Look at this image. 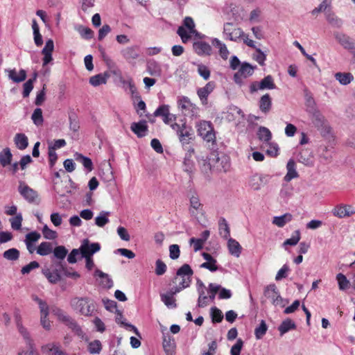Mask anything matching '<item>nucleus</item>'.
<instances>
[{
  "label": "nucleus",
  "instance_id": "41",
  "mask_svg": "<svg viewBox=\"0 0 355 355\" xmlns=\"http://www.w3.org/2000/svg\"><path fill=\"white\" fill-rule=\"evenodd\" d=\"M12 159V153L9 148H6L0 153V163L3 166L10 164Z\"/></svg>",
  "mask_w": 355,
  "mask_h": 355
},
{
  "label": "nucleus",
  "instance_id": "33",
  "mask_svg": "<svg viewBox=\"0 0 355 355\" xmlns=\"http://www.w3.org/2000/svg\"><path fill=\"white\" fill-rule=\"evenodd\" d=\"M42 273L51 284H56L61 279L57 270L51 271L49 268H44L42 270Z\"/></svg>",
  "mask_w": 355,
  "mask_h": 355
},
{
  "label": "nucleus",
  "instance_id": "11",
  "mask_svg": "<svg viewBox=\"0 0 355 355\" xmlns=\"http://www.w3.org/2000/svg\"><path fill=\"white\" fill-rule=\"evenodd\" d=\"M18 191L28 202H37V200H38L37 192L29 187L24 182H19Z\"/></svg>",
  "mask_w": 355,
  "mask_h": 355
},
{
  "label": "nucleus",
  "instance_id": "24",
  "mask_svg": "<svg viewBox=\"0 0 355 355\" xmlns=\"http://www.w3.org/2000/svg\"><path fill=\"white\" fill-rule=\"evenodd\" d=\"M203 258L207 261L206 262L202 263L200 265L201 268L208 269L211 272L216 271L218 270V267L216 266V260L214 259L211 254L207 252L202 253Z\"/></svg>",
  "mask_w": 355,
  "mask_h": 355
},
{
  "label": "nucleus",
  "instance_id": "15",
  "mask_svg": "<svg viewBox=\"0 0 355 355\" xmlns=\"http://www.w3.org/2000/svg\"><path fill=\"white\" fill-rule=\"evenodd\" d=\"M189 202L190 214L193 216H197V215L202 211V205L200 203L199 197L196 192L191 194L189 197Z\"/></svg>",
  "mask_w": 355,
  "mask_h": 355
},
{
  "label": "nucleus",
  "instance_id": "54",
  "mask_svg": "<svg viewBox=\"0 0 355 355\" xmlns=\"http://www.w3.org/2000/svg\"><path fill=\"white\" fill-rule=\"evenodd\" d=\"M179 139L182 144H189L191 139V133L189 131L186 130V127L183 128L178 133Z\"/></svg>",
  "mask_w": 355,
  "mask_h": 355
},
{
  "label": "nucleus",
  "instance_id": "38",
  "mask_svg": "<svg viewBox=\"0 0 355 355\" xmlns=\"http://www.w3.org/2000/svg\"><path fill=\"white\" fill-rule=\"evenodd\" d=\"M110 216L109 211H102L100 212L99 215L95 218V224L99 227H104L106 224L109 223L108 216Z\"/></svg>",
  "mask_w": 355,
  "mask_h": 355
},
{
  "label": "nucleus",
  "instance_id": "44",
  "mask_svg": "<svg viewBox=\"0 0 355 355\" xmlns=\"http://www.w3.org/2000/svg\"><path fill=\"white\" fill-rule=\"evenodd\" d=\"M254 68L255 67H252L251 64L245 62L241 64L239 72L243 76L244 78H246L248 76L252 75Z\"/></svg>",
  "mask_w": 355,
  "mask_h": 355
},
{
  "label": "nucleus",
  "instance_id": "23",
  "mask_svg": "<svg viewBox=\"0 0 355 355\" xmlns=\"http://www.w3.org/2000/svg\"><path fill=\"white\" fill-rule=\"evenodd\" d=\"M131 130L139 137H144L148 131V126L146 121H141L137 123H132L130 126Z\"/></svg>",
  "mask_w": 355,
  "mask_h": 355
},
{
  "label": "nucleus",
  "instance_id": "12",
  "mask_svg": "<svg viewBox=\"0 0 355 355\" xmlns=\"http://www.w3.org/2000/svg\"><path fill=\"white\" fill-rule=\"evenodd\" d=\"M101 245L98 243H91L88 239H84L80 246L82 257H92L93 254L98 252Z\"/></svg>",
  "mask_w": 355,
  "mask_h": 355
},
{
  "label": "nucleus",
  "instance_id": "25",
  "mask_svg": "<svg viewBox=\"0 0 355 355\" xmlns=\"http://www.w3.org/2000/svg\"><path fill=\"white\" fill-rule=\"evenodd\" d=\"M286 169L287 173L284 178L286 182H290L293 179L298 177V173L295 168V162L293 159H289L286 164Z\"/></svg>",
  "mask_w": 355,
  "mask_h": 355
},
{
  "label": "nucleus",
  "instance_id": "26",
  "mask_svg": "<svg viewBox=\"0 0 355 355\" xmlns=\"http://www.w3.org/2000/svg\"><path fill=\"white\" fill-rule=\"evenodd\" d=\"M257 137L264 144H269L272 139V133L268 128L260 126L257 131Z\"/></svg>",
  "mask_w": 355,
  "mask_h": 355
},
{
  "label": "nucleus",
  "instance_id": "46",
  "mask_svg": "<svg viewBox=\"0 0 355 355\" xmlns=\"http://www.w3.org/2000/svg\"><path fill=\"white\" fill-rule=\"evenodd\" d=\"M148 72L151 76H159L162 73L160 66L156 62H150L147 65Z\"/></svg>",
  "mask_w": 355,
  "mask_h": 355
},
{
  "label": "nucleus",
  "instance_id": "13",
  "mask_svg": "<svg viewBox=\"0 0 355 355\" xmlns=\"http://www.w3.org/2000/svg\"><path fill=\"white\" fill-rule=\"evenodd\" d=\"M334 216L343 218L349 217L355 214V208L351 205H337L332 211Z\"/></svg>",
  "mask_w": 355,
  "mask_h": 355
},
{
  "label": "nucleus",
  "instance_id": "17",
  "mask_svg": "<svg viewBox=\"0 0 355 355\" xmlns=\"http://www.w3.org/2000/svg\"><path fill=\"white\" fill-rule=\"evenodd\" d=\"M193 48L194 51L198 55H209L211 53V46L209 44L202 42V41H198L195 42L193 44Z\"/></svg>",
  "mask_w": 355,
  "mask_h": 355
},
{
  "label": "nucleus",
  "instance_id": "60",
  "mask_svg": "<svg viewBox=\"0 0 355 355\" xmlns=\"http://www.w3.org/2000/svg\"><path fill=\"white\" fill-rule=\"evenodd\" d=\"M265 145L268 147L266 150V153L268 155L275 157L278 155L279 147L276 143H273L269 141V144H265Z\"/></svg>",
  "mask_w": 355,
  "mask_h": 355
},
{
  "label": "nucleus",
  "instance_id": "58",
  "mask_svg": "<svg viewBox=\"0 0 355 355\" xmlns=\"http://www.w3.org/2000/svg\"><path fill=\"white\" fill-rule=\"evenodd\" d=\"M211 316L213 322H220L223 318L222 311L216 307L211 309Z\"/></svg>",
  "mask_w": 355,
  "mask_h": 355
},
{
  "label": "nucleus",
  "instance_id": "29",
  "mask_svg": "<svg viewBox=\"0 0 355 355\" xmlns=\"http://www.w3.org/2000/svg\"><path fill=\"white\" fill-rule=\"evenodd\" d=\"M334 77L342 85H347L354 80V76L351 73L338 72Z\"/></svg>",
  "mask_w": 355,
  "mask_h": 355
},
{
  "label": "nucleus",
  "instance_id": "53",
  "mask_svg": "<svg viewBox=\"0 0 355 355\" xmlns=\"http://www.w3.org/2000/svg\"><path fill=\"white\" fill-rule=\"evenodd\" d=\"M31 119L36 125H40L43 123L42 110L40 108H36L31 116Z\"/></svg>",
  "mask_w": 355,
  "mask_h": 355
},
{
  "label": "nucleus",
  "instance_id": "50",
  "mask_svg": "<svg viewBox=\"0 0 355 355\" xmlns=\"http://www.w3.org/2000/svg\"><path fill=\"white\" fill-rule=\"evenodd\" d=\"M54 257L58 259H64L68 253V250L63 245L57 246L53 250Z\"/></svg>",
  "mask_w": 355,
  "mask_h": 355
},
{
  "label": "nucleus",
  "instance_id": "22",
  "mask_svg": "<svg viewBox=\"0 0 355 355\" xmlns=\"http://www.w3.org/2000/svg\"><path fill=\"white\" fill-rule=\"evenodd\" d=\"M42 350L47 355H67L58 343H49L42 347Z\"/></svg>",
  "mask_w": 355,
  "mask_h": 355
},
{
  "label": "nucleus",
  "instance_id": "18",
  "mask_svg": "<svg viewBox=\"0 0 355 355\" xmlns=\"http://www.w3.org/2000/svg\"><path fill=\"white\" fill-rule=\"evenodd\" d=\"M178 293H175V289L172 288L169 291L160 294L162 302L169 309L175 308L177 304L174 295Z\"/></svg>",
  "mask_w": 355,
  "mask_h": 355
},
{
  "label": "nucleus",
  "instance_id": "31",
  "mask_svg": "<svg viewBox=\"0 0 355 355\" xmlns=\"http://www.w3.org/2000/svg\"><path fill=\"white\" fill-rule=\"evenodd\" d=\"M163 347L166 355H174L175 343L171 337H164L163 340Z\"/></svg>",
  "mask_w": 355,
  "mask_h": 355
},
{
  "label": "nucleus",
  "instance_id": "27",
  "mask_svg": "<svg viewBox=\"0 0 355 355\" xmlns=\"http://www.w3.org/2000/svg\"><path fill=\"white\" fill-rule=\"evenodd\" d=\"M227 247L230 253L236 257H239L241 252V246L238 241L235 239L230 238L227 241Z\"/></svg>",
  "mask_w": 355,
  "mask_h": 355
},
{
  "label": "nucleus",
  "instance_id": "48",
  "mask_svg": "<svg viewBox=\"0 0 355 355\" xmlns=\"http://www.w3.org/2000/svg\"><path fill=\"white\" fill-rule=\"evenodd\" d=\"M267 324L264 320H261L259 327L254 329V335L257 339H261L266 333Z\"/></svg>",
  "mask_w": 355,
  "mask_h": 355
},
{
  "label": "nucleus",
  "instance_id": "40",
  "mask_svg": "<svg viewBox=\"0 0 355 355\" xmlns=\"http://www.w3.org/2000/svg\"><path fill=\"white\" fill-rule=\"evenodd\" d=\"M96 275L98 276L100 278L102 279L101 284L107 288H110L113 285L112 280L109 277L108 275L106 273H104L103 272L96 270L95 271Z\"/></svg>",
  "mask_w": 355,
  "mask_h": 355
},
{
  "label": "nucleus",
  "instance_id": "51",
  "mask_svg": "<svg viewBox=\"0 0 355 355\" xmlns=\"http://www.w3.org/2000/svg\"><path fill=\"white\" fill-rule=\"evenodd\" d=\"M69 121L70 130L74 132H78L80 128V124L76 114H70L69 116Z\"/></svg>",
  "mask_w": 355,
  "mask_h": 355
},
{
  "label": "nucleus",
  "instance_id": "57",
  "mask_svg": "<svg viewBox=\"0 0 355 355\" xmlns=\"http://www.w3.org/2000/svg\"><path fill=\"white\" fill-rule=\"evenodd\" d=\"M101 343L99 340H95L88 345V351L91 354H99L101 351Z\"/></svg>",
  "mask_w": 355,
  "mask_h": 355
},
{
  "label": "nucleus",
  "instance_id": "30",
  "mask_svg": "<svg viewBox=\"0 0 355 355\" xmlns=\"http://www.w3.org/2000/svg\"><path fill=\"white\" fill-rule=\"evenodd\" d=\"M272 101L270 95L266 94L259 100V109L263 113H268L271 108Z\"/></svg>",
  "mask_w": 355,
  "mask_h": 355
},
{
  "label": "nucleus",
  "instance_id": "56",
  "mask_svg": "<svg viewBox=\"0 0 355 355\" xmlns=\"http://www.w3.org/2000/svg\"><path fill=\"white\" fill-rule=\"evenodd\" d=\"M188 155L185 157L184 161V171L187 172H191L193 166V161L190 159V157L194 153V149H189L188 150Z\"/></svg>",
  "mask_w": 355,
  "mask_h": 355
},
{
  "label": "nucleus",
  "instance_id": "8",
  "mask_svg": "<svg viewBox=\"0 0 355 355\" xmlns=\"http://www.w3.org/2000/svg\"><path fill=\"white\" fill-rule=\"evenodd\" d=\"M198 135L206 141L214 143L216 135L211 123L209 121H201L196 125Z\"/></svg>",
  "mask_w": 355,
  "mask_h": 355
},
{
  "label": "nucleus",
  "instance_id": "42",
  "mask_svg": "<svg viewBox=\"0 0 355 355\" xmlns=\"http://www.w3.org/2000/svg\"><path fill=\"white\" fill-rule=\"evenodd\" d=\"M219 233L225 239H227L230 235V227L225 218H221L219 221Z\"/></svg>",
  "mask_w": 355,
  "mask_h": 355
},
{
  "label": "nucleus",
  "instance_id": "55",
  "mask_svg": "<svg viewBox=\"0 0 355 355\" xmlns=\"http://www.w3.org/2000/svg\"><path fill=\"white\" fill-rule=\"evenodd\" d=\"M255 49V53L253 54V58L261 66L264 65L265 60L266 59V54L259 48H254Z\"/></svg>",
  "mask_w": 355,
  "mask_h": 355
},
{
  "label": "nucleus",
  "instance_id": "4",
  "mask_svg": "<svg viewBox=\"0 0 355 355\" xmlns=\"http://www.w3.org/2000/svg\"><path fill=\"white\" fill-rule=\"evenodd\" d=\"M193 270L189 264H184L177 271L176 277L173 279L175 286L173 287L175 293H180L189 286L191 282Z\"/></svg>",
  "mask_w": 355,
  "mask_h": 355
},
{
  "label": "nucleus",
  "instance_id": "64",
  "mask_svg": "<svg viewBox=\"0 0 355 355\" xmlns=\"http://www.w3.org/2000/svg\"><path fill=\"white\" fill-rule=\"evenodd\" d=\"M170 113L169 105H162L159 106L154 112L155 116H162L164 118Z\"/></svg>",
  "mask_w": 355,
  "mask_h": 355
},
{
  "label": "nucleus",
  "instance_id": "37",
  "mask_svg": "<svg viewBox=\"0 0 355 355\" xmlns=\"http://www.w3.org/2000/svg\"><path fill=\"white\" fill-rule=\"evenodd\" d=\"M53 252V245L49 242L41 243L37 248V253L41 256H46Z\"/></svg>",
  "mask_w": 355,
  "mask_h": 355
},
{
  "label": "nucleus",
  "instance_id": "1",
  "mask_svg": "<svg viewBox=\"0 0 355 355\" xmlns=\"http://www.w3.org/2000/svg\"><path fill=\"white\" fill-rule=\"evenodd\" d=\"M223 33L227 40L234 42L243 41L248 46L255 48V42L250 39L241 28L236 26L233 23H225Z\"/></svg>",
  "mask_w": 355,
  "mask_h": 355
},
{
  "label": "nucleus",
  "instance_id": "3",
  "mask_svg": "<svg viewBox=\"0 0 355 355\" xmlns=\"http://www.w3.org/2000/svg\"><path fill=\"white\" fill-rule=\"evenodd\" d=\"M70 304L74 311L85 316H91L96 311L94 301L87 297H73L71 299Z\"/></svg>",
  "mask_w": 355,
  "mask_h": 355
},
{
  "label": "nucleus",
  "instance_id": "19",
  "mask_svg": "<svg viewBox=\"0 0 355 355\" xmlns=\"http://www.w3.org/2000/svg\"><path fill=\"white\" fill-rule=\"evenodd\" d=\"M54 49L53 41L51 39L46 41L44 47L42 50V53L44 55L43 58V65H46L52 60V52Z\"/></svg>",
  "mask_w": 355,
  "mask_h": 355
},
{
  "label": "nucleus",
  "instance_id": "43",
  "mask_svg": "<svg viewBox=\"0 0 355 355\" xmlns=\"http://www.w3.org/2000/svg\"><path fill=\"white\" fill-rule=\"evenodd\" d=\"M76 159L81 163L83 166L88 171H92L93 169V164L89 157H85L81 154L76 155Z\"/></svg>",
  "mask_w": 355,
  "mask_h": 355
},
{
  "label": "nucleus",
  "instance_id": "6",
  "mask_svg": "<svg viewBox=\"0 0 355 355\" xmlns=\"http://www.w3.org/2000/svg\"><path fill=\"white\" fill-rule=\"evenodd\" d=\"M178 107L184 116L196 117L198 115L199 108L190 99L186 96L179 97Z\"/></svg>",
  "mask_w": 355,
  "mask_h": 355
},
{
  "label": "nucleus",
  "instance_id": "28",
  "mask_svg": "<svg viewBox=\"0 0 355 355\" xmlns=\"http://www.w3.org/2000/svg\"><path fill=\"white\" fill-rule=\"evenodd\" d=\"M8 78L15 83H21L26 80V72L24 69H21L17 74L15 69H10L7 71Z\"/></svg>",
  "mask_w": 355,
  "mask_h": 355
},
{
  "label": "nucleus",
  "instance_id": "2",
  "mask_svg": "<svg viewBox=\"0 0 355 355\" xmlns=\"http://www.w3.org/2000/svg\"><path fill=\"white\" fill-rule=\"evenodd\" d=\"M230 166V162L226 156L222 155L220 157L218 153L213 152L208 158V160H202L201 168L205 173H207L211 170L226 172L229 169Z\"/></svg>",
  "mask_w": 355,
  "mask_h": 355
},
{
  "label": "nucleus",
  "instance_id": "32",
  "mask_svg": "<svg viewBox=\"0 0 355 355\" xmlns=\"http://www.w3.org/2000/svg\"><path fill=\"white\" fill-rule=\"evenodd\" d=\"M14 141L16 146L20 150H24L28 145V137L23 133L16 134Z\"/></svg>",
  "mask_w": 355,
  "mask_h": 355
},
{
  "label": "nucleus",
  "instance_id": "34",
  "mask_svg": "<svg viewBox=\"0 0 355 355\" xmlns=\"http://www.w3.org/2000/svg\"><path fill=\"white\" fill-rule=\"evenodd\" d=\"M108 77L109 76L105 73H99L92 76L89 78V83L94 87H97L102 84H105Z\"/></svg>",
  "mask_w": 355,
  "mask_h": 355
},
{
  "label": "nucleus",
  "instance_id": "7",
  "mask_svg": "<svg viewBox=\"0 0 355 355\" xmlns=\"http://www.w3.org/2000/svg\"><path fill=\"white\" fill-rule=\"evenodd\" d=\"M270 179L269 175L256 173L248 178V186L251 190L258 191L268 184Z\"/></svg>",
  "mask_w": 355,
  "mask_h": 355
},
{
  "label": "nucleus",
  "instance_id": "16",
  "mask_svg": "<svg viewBox=\"0 0 355 355\" xmlns=\"http://www.w3.org/2000/svg\"><path fill=\"white\" fill-rule=\"evenodd\" d=\"M336 40L346 50L350 51L352 46L355 44V40L349 36L342 33H336L334 35Z\"/></svg>",
  "mask_w": 355,
  "mask_h": 355
},
{
  "label": "nucleus",
  "instance_id": "45",
  "mask_svg": "<svg viewBox=\"0 0 355 355\" xmlns=\"http://www.w3.org/2000/svg\"><path fill=\"white\" fill-rule=\"evenodd\" d=\"M75 28L80 33V35L85 39H91L94 35V32L91 28L88 27L79 25L76 26Z\"/></svg>",
  "mask_w": 355,
  "mask_h": 355
},
{
  "label": "nucleus",
  "instance_id": "52",
  "mask_svg": "<svg viewBox=\"0 0 355 355\" xmlns=\"http://www.w3.org/2000/svg\"><path fill=\"white\" fill-rule=\"evenodd\" d=\"M336 279L338 281V287L340 290L344 291L349 287V282L343 274H338L336 275Z\"/></svg>",
  "mask_w": 355,
  "mask_h": 355
},
{
  "label": "nucleus",
  "instance_id": "5",
  "mask_svg": "<svg viewBox=\"0 0 355 355\" xmlns=\"http://www.w3.org/2000/svg\"><path fill=\"white\" fill-rule=\"evenodd\" d=\"M264 296L268 298L275 306L284 307L288 304V300L282 298L275 284H269L265 287Z\"/></svg>",
  "mask_w": 355,
  "mask_h": 355
},
{
  "label": "nucleus",
  "instance_id": "63",
  "mask_svg": "<svg viewBox=\"0 0 355 355\" xmlns=\"http://www.w3.org/2000/svg\"><path fill=\"white\" fill-rule=\"evenodd\" d=\"M177 33L181 37V40L183 43L187 42L191 37V35L189 33V31H187L186 28L183 26H180L178 28Z\"/></svg>",
  "mask_w": 355,
  "mask_h": 355
},
{
  "label": "nucleus",
  "instance_id": "59",
  "mask_svg": "<svg viewBox=\"0 0 355 355\" xmlns=\"http://www.w3.org/2000/svg\"><path fill=\"white\" fill-rule=\"evenodd\" d=\"M300 240V232L299 230L295 231L294 234L291 236V238L286 239L283 245H295Z\"/></svg>",
  "mask_w": 355,
  "mask_h": 355
},
{
  "label": "nucleus",
  "instance_id": "47",
  "mask_svg": "<svg viewBox=\"0 0 355 355\" xmlns=\"http://www.w3.org/2000/svg\"><path fill=\"white\" fill-rule=\"evenodd\" d=\"M3 257L8 261H16L19 257V251L16 248H10L3 252Z\"/></svg>",
  "mask_w": 355,
  "mask_h": 355
},
{
  "label": "nucleus",
  "instance_id": "14",
  "mask_svg": "<svg viewBox=\"0 0 355 355\" xmlns=\"http://www.w3.org/2000/svg\"><path fill=\"white\" fill-rule=\"evenodd\" d=\"M216 84L213 81L207 83L205 86L200 87L197 90V94L202 105H207L208 103V96L214 91Z\"/></svg>",
  "mask_w": 355,
  "mask_h": 355
},
{
  "label": "nucleus",
  "instance_id": "49",
  "mask_svg": "<svg viewBox=\"0 0 355 355\" xmlns=\"http://www.w3.org/2000/svg\"><path fill=\"white\" fill-rule=\"evenodd\" d=\"M37 73H35V78H33L32 79H29L27 80L23 85L24 87V91H23V96L24 97H28L31 92V91L33 89V83L35 81L37 78Z\"/></svg>",
  "mask_w": 355,
  "mask_h": 355
},
{
  "label": "nucleus",
  "instance_id": "35",
  "mask_svg": "<svg viewBox=\"0 0 355 355\" xmlns=\"http://www.w3.org/2000/svg\"><path fill=\"white\" fill-rule=\"evenodd\" d=\"M295 328L296 325L295 322L292 320L288 318L281 323L278 327V330L279 331L281 336H282L288 331L295 329Z\"/></svg>",
  "mask_w": 355,
  "mask_h": 355
},
{
  "label": "nucleus",
  "instance_id": "62",
  "mask_svg": "<svg viewBox=\"0 0 355 355\" xmlns=\"http://www.w3.org/2000/svg\"><path fill=\"white\" fill-rule=\"evenodd\" d=\"M198 73L204 80H208L210 77V70L202 64L198 65Z\"/></svg>",
  "mask_w": 355,
  "mask_h": 355
},
{
  "label": "nucleus",
  "instance_id": "9",
  "mask_svg": "<svg viewBox=\"0 0 355 355\" xmlns=\"http://www.w3.org/2000/svg\"><path fill=\"white\" fill-rule=\"evenodd\" d=\"M309 117L312 123L322 133H324V130L327 132H329V127L327 121L322 114L316 108L308 110Z\"/></svg>",
  "mask_w": 355,
  "mask_h": 355
},
{
  "label": "nucleus",
  "instance_id": "21",
  "mask_svg": "<svg viewBox=\"0 0 355 355\" xmlns=\"http://www.w3.org/2000/svg\"><path fill=\"white\" fill-rule=\"evenodd\" d=\"M297 161L305 166H313V153L309 149L302 150L297 156Z\"/></svg>",
  "mask_w": 355,
  "mask_h": 355
},
{
  "label": "nucleus",
  "instance_id": "61",
  "mask_svg": "<svg viewBox=\"0 0 355 355\" xmlns=\"http://www.w3.org/2000/svg\"><path fill=\"white\" fill-rule=\"evenodd\" d=\"M65 324L71 329L73 331H75L78 336H82L83 331L80 327L73 319L70 318L69 320H68V321L65 323Z\"/></svg>",
  "mask_w": 355,
  "mask_h": 355
},
{
  "label": "nucleus",
  "instance_id": "36",
  "mask_svg": "<svg viewBox=\"0 0 355 355\" xmlns=\"http://www.w3.org/2000/svg\"><path fill=\"white\" fill-rule=\"evenodd\" d=\"M291 220L292 215L291 214H285L280 216H275L272 219V223L277 227H282Z\"/></svg>",
  "mask_w": 355,
  "mask_h": 355
},
{
  "label": "nucleus",
  "instance_id": "10",
  "mask_svg": "<svg viewBox=\"0 0 355 355\" xmlns=\"http://www.w3.org/2000/svg\"><path fill=\"white\" fill-rule=\"evenodd\" d=\"M120 53L123 58L132 65H135L140 58L139 47L137 45L124 47L120 51Z\"/></svg>",
  "mask_w": 355,
  "mask_h": 355
},
{
  "label": "nucleus",
  "instance_id": "39",
  "mask_svg": "<svg viewBox=\"0 0 355 355\" xmlns=\"http://www.w3.org/2000/svg\"><path fill=\"white\" fill-rule=\"evenodd\" d=\"M259 88L261 90L275 89L273 78L270 75L266 76L260 81Z\"/></svg>",
  "mask_w": 355,
  "mask_h": 355
},
{
  "label": "nucleus",
  "instance_id": "20",
  "mask_svg": "<svg viewBox=\"0 0 355 355\" xmlns=\"http://www.w3.org/2000/svg\"><path fill=\"white\" fill-rule=\"evenodd\" d=\"M54 49L53 41L51 39L46 41L44 47L42 50V53L44 55L43 58V65H46L52 60V52Z\"/></svg>",
  "mask_w": 355,
  "mask_h": 355
}]
</instances>
